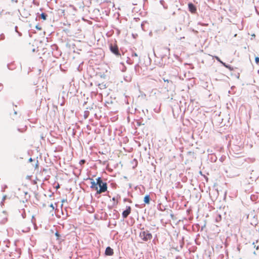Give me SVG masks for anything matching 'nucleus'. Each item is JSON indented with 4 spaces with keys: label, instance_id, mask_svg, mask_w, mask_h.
<instances>
[{
    "label": "nucleus",
    "instance_id": "9b49d317",
    "mask_svg": "<svg viewBox=\"0 0 259 259\" xmlns=\"http://www.w3.org/2000/svg\"><path fill=\"white\" fill-rule=\"evenodd\" d=\"M76 6L79 9H83L84 7L83 2H80L76 4Z\"/></svg>",
    "mask_w": 259,
    "mask_h": 259
},
{
    "label": "nucleus",
    "instance_id": "37998d69",
    "mask_svg": "<svg viewBox=\"0 0 259 259\" xmlns=\"http://www.w3.org/2000/svg\"><path fill=\"white\" fill-rule=\"evenodd\" d=\"M126 200V199H124V201H125Z\"/></svg>",
    "mask_w": 259,
    "mask_h": 259
},
{
    "label": "nucleus",
    "instance_id": "6e6552de",
    "mask_svg": "<svg viewBox=\"0 0 259 259\" xmlns=\"http://www.w3.org/2000/svg\"><path fill=\"white\" fill-rule=\"evenodd\" d=\"M113 250L110 246L106 247L105 251V254L107 256H111L113 254Z\"/></svg>",
    "mask_w": 259,
    "mask_h": 259
},
{
    "label": "nucleus",
    "instance_id": "c9c22d12",
    "mask_svg": "<svg viewBox=\"0 0 259 259\" xmlns=\"http://www.w3.org/2000/svg\"><path fill=\"white\" fill-rule=\"evenodd\" d=\"M50 206L54 208L53 205L52 204H51Z\"/></svg>",
    "mask_w": 259,
    "mask_h": 259
},
{
    "label": "nucleus",
    "instance_id": "f257e3e1",
    "mask_svg": "<svg viewBox=\"0 0 259 259\" xmlns=\"http://www.w3.org/2000/svg\"><path fill=\"white\" fill-rule=\"evenodd\" d=\"M96 180L97 181L98 190L96 194H100L104 193L107 190V184L104 182L101 177H98Z\"/></svg>",
    "mask_w": 259,
    "mask_h": 259
},
{
    "label": "nucleus",
    "instance_id": "6ab92c4d",
    "mask_svg": "<svg viewBox=\"0 0 259 259\" xmlns=\"http://www.w3.org/2000/svg\"><path fill=\"white\" fill-rule=\"evenodd\" d=\"M99 87L100 89H102V88H106V86H105V84H99Z\"/></svg>",
    "mask_w": 259,
    "mask_h": 259
},
{
    "label": "nucleus",
    "instance_id": "cd10ccee",
    "mask_svg": "<svg viewBox=\"0 0 259 259\" xmlns=\"http://www.w3.org/2000/svg\"><path fill=\"white\" fill-rule=\"evenodd\" d=\"M224 67H225L226 68V66H227V64H226L225 63L223 62L222 61V63H221Z\"/></svg>",
    "mask_w": 259,
    "mask_h": 259
},
{
    "label": "nucleus",
    "instance_id": "2f4dec72",
    "mask_svg": "<svg viewBox=\"0 0 259 259\" xmlns=\"http://www.w3.org/2000/svg\"><path fill=\"white\" fill-rule=\"evenodd\" d=\"M17 33L18 34L19 36H22V33L19 31L17 32Z\"/></svg>",
    "mask_w": 259,
    "mask_h": 259
},
{
    "label": "nucleus",
    "instance_id": "7c9ffc66",
    "mask_svg": "<svg viewBox=\"0 0 259 259\" xmlns=\"http://www.w3.org/2000/svg\"><path fill=\"white\" fill-rule=\"evenodd\" d=\"M15 30L16 32L18 31V27L17 26H16L15 27Z\"/></svg>",
    "mask_w": 259,
    "mask_h": 259
},
{
    "label": "nucleus",
    "instance_id": "f704fd0d",
    "mask_svg": "<svg viewBox=\"0 0 259 259\" xmlns=\"http://www.w3.org/2000/svg\"><path fill=\"white\" fill-rule=\"evenodd\" d=\"M115 200H116V199H115V197H113V198H112V200H113V201H115Z\"/></svg>",
    "mask_w": 259,
    "mask_h": 259
},
{
    "label": "nucleus",
    "instance_id": "7ed1b4c3",
    "mask_svg": "<svg viewBox=\"0 0 259 259\" xmlns=\"http://www.w3.org/2000/svg\"><path fill=\"white\" fill-rule=\"evenodd\" d=\"M109 49L110 51L117 56L120 55L118 47L116 44H110L109 45Z\"/></svg>",
    "mask_w": 259,
    "mask_h": 259
},
{
    "label": "nucleus",
    "instance_id": "0eeeda50",
    "mask_svg": "<svg viewBox=\"0 0 259 259\" xmlns=\"http://www.w3.org/2000/svg\"><path fill=\"white\" fill-rule=\"evenodd\" d=\"M161 51H162L163 54L161 55V57L163 58L164 56H166L167 54H169V49L166 47H163L161 49Z\"/></svg>",
    "mask_w": 259,
    "mask_h": 259
},
{
    "label": "nucleus",
    "instance_id": "1a4fd4ad",
    "mask_svg": "<svg viewBox=\"0 0 259 259\" xmlns=\"http://www.w3.org/2000/svg\"><path fill=\"white\" fill-rule=\"evenodd\" d=\"M55 236L57 237V238H56L57 240H58L59 242H61L62 241H64V239L61 238L60 234L59 233V232L58 231H57L55 233Z\"/></svg>",
    "mask_w": 259,
    "mask_h": 259
},
{
    "label": "nucleus",
    "instance_id": "4c0bfd02",
    "mask_svg": "<svg viewBox=\"0 0 259 259\" xmlns=\"http://www.w3.org/2000/svg\"><path fill=\"white\" fill-rule=\"evenodd\" d=\"M164 81H167L168 82H169V81L167 79V80H165L164 79Z\"/></svg>",
    "mask_w": 259,
    "mask_h": 259
},
{
    "label": "nucleus",
    "instance_id": "c756f323",
    "mask_svg": "<svg viewBox=\"0 0 259 259\" xmlns=\"http://www.w3.org/2000/svg\"><path fill=\"white\" fill-rule=\"evenodd\" d=\"M11 2H13V3H18V0H11Z\"/></svg>",
    "mask_w": 259,
    "mask_h": 259
},
{
    "label": "nucleus",
    "instance_id": "dca6fc26",
    "mask_svg": "<svg viewBox=\"0 0 259 259\" xmlns=\"http://www.w3.org/2000/svg\"><path fill=\"white\" fill-rule=\"evenodd\" d=\"M4 243L5 244L6 247H10L11 242L9 240H4Z\"/></svg>",
    "mask_w": 259,
    "mask_h": 259
},
{
    "label": "nucleus",
    "instance_id": "a211bd4d",
    "mask_svg": "<svg viewBox=\"0 0 259 259\" xmlns=\"http://www.w3.org/2000/svg\"><path fill=\"white\" fill-rule=\"evenodd\" d=\"M222 219V217L220 214H218L215 218V221L217 222H220Z\"/></svg>",
    "mask_w": 259,
    "mask_h": 259
},
{
    "label": "nucleus",
    "instance_id": "393cba45",
    "mask_svg": "<svg viewBox=\"0 0 259 259\" xmlns=\"http://www.w3.org/2000/svg\"><path fill=\"white\" fill-rule=\"evenodd\" d=\"M85 162V160L82 159V160H81L80 161L79 163H80V164H84Z\"/></svg>",
    "mask_w": 259,
    "mask_h": 259
},
{
    "label": "nucleus",
    "instance_id": "79ce46f5",
    "mask_svg": "<svg viewBox=\"0 0 259 259\" xmlns=\"http://www.w3.org/2000/svg\"><path fill=\"white\" fill-rule=\"evenodd\" d=\"M257 180L259 182V177L257 178Z\"/></svg>",
    "mask_w": 259,
    "mask_h": 259
},
{
    "label": "nucleus",
    "instance_id": "c85d7f7f",
    "mask_svg": "<svg viewBox=\"0 0 259 259\" xmlns=\"http://www.w3.org/2000/svg\"><path fill=\"white\" fill-rule=\"evenodd\" d=\"M4 37H5V36H4V34H2L0 36V39H4Z\"/></svg>",
    "mask_w": 259,
    "mask_h": 259
},
{
    "label": "nucleus",
    "instance_id": "b1692460",
    "mask_svg": "<svg viewBox=\"0 0 259 259\" xmlns=\"http://www.w3.org/2000/svg\"><path fill=\"white\" fill-rule=\"evenodd\" d=\"M255 62L257 64H258L259 63V57H256L255 58Z\"/></svg>",
    "mask_w": 259,
    "mask_h": 259
},
{
    "label": "nucleus",
    "instance_id": "4468645a",
    "mask_svg": "<svg viewBox=\"0 0 259 259\" xmlns=\"http://www.w3.org/2000/svg\"><path fill=\"white\" fill-rule=\"evenodd\" d=\"M48 15L45 13H42L40 15V18L44 20H46Z\"/></svg>",
    "mask_w": 259,
    "mask_h": 259
},
{
    "label": "nucleus",
    "instance_id": "5701e85b",
    "mask_svg": "<svg viewBox=\"0 0 259 259\" xmlns=\"http://www.w3.org/2000/svg\"><path fill=\"white\" fill-rule=\"evenodd\" d=\"M215 58L216 59V60H217L218 62H220V63H222V61L221 60L220 58L219 57H218V56H215Z\"/></svg>",
    "mask_w": 259,
    "mask_h": 259
},
{
    "label": "nucleus",
    "instance_id": "423d86ee",
    "mask_svg": "<svg viewBox=\"0 0 259 259\" xmlns=\"http://www.w3.org/2000/svg\"><path fill=\"white\" fill-rule=\"evenodd\" d=\"M188 9L189 11L193 14L195 13L196 12V8L195 6L192 3L188 4Z\"/></svg>",
    "mask_w": 259,
    "mask_h": 259
},
{
    "label": "nucleus",
    "instance_id": "473e14b6",
    "mask_svg": "<svg viewBox=\"0 0 259 259\" xmlns=\"http://www.w3.org/2000/svg\"><path fill=\"white\" fill-rule=\"evenodd\" d=\"M33 161V159H32V158H30L29 159V160H28V161H29V162H31V161Z\"/></svg>",
    "mask_w": 259,
    "mask_h": 259
},
{
    "label": "nucleus",
    "instance_id": "bb28decb",
    "mask_svg": "<svg viewBox=\"0 0 259 259\" xmlns=\"http://www.w3.org/2000/svg\"><path fill=\"white\" fill-rule=\"evenodd\" d=\"M35 28H36V29H37L38 30H41V28L40 27H39L38 25H36L35 26Z\"/></svg>",
    "mask_w": 259,
    "mask_h": 259
},
{
    "label": "nucleus",
    "instance_id": "ea45409f",
    "mask_svg": "<svg viewBox=\"0 0 259 259\" xmlns=\"http://www.w3.org/2000/svg\"><path fill=\"white\" fill-rule=\"evenodd\" d=\"M64 201H65V200H62V202H64ZM65 201H67V200H66V199L65 200Z\"/></svg>",
    "mask_w": 259,
    "mask_h": 259
},
{
    "label": "nucleus",
    "instance_id": "4be33fe9",
    "mask_svg": "<svg viewBox=\"0 0 259 259\" xmlns=\"http://www.w3.org/2000/svg\"><path fill=\"white\" fill-rule=\"evenodd\" d=\"M7 197V196L6 195H4L3 197V199H2V201H1V204H3V202L4 201H5V200L6 199Z\"/></svg>",
    "mask_w": 259,
    "mask_h": 259
},
{
    "label": "nucleus",
    "instance_id": "aec40b11",
    "mask_svg": "<svg viewBox=\"0 0 259 259\" xmlns=\"http://www.w3.org/2000/svg\"><path fill=\"white\" fill-rule=\"evenodd\" d=\"M198 25H201V26H206L208 25V24H206V23H201V22H199L198 23Z\"/></svg>",
    "mask_w": 259,
    "mask_h": 259
},
{
    "label": "nucleus",
    "instance_id": "f3484780",
    "mask_svg": "<svg viewBox=\"0 0 259 259\" xmlns=\"http://www.w3.org/2000/svg\"><path fill=\"white\" fill-rule=\"evenodd\" d=\"M126 62L129 64H133L134 62V59L132 60L131 59L128 58Z\"/></svg>",
    "mask_w": 259,
    "mask_h": 259
},
{
    "label": "nucleus",
    "instance_id": "72a5a7b5",
    "mask_svg": "<svg viewBox=\"0 0 259 259\" xmlns=\"http://www.w3.org/2000/svg\"><path fill=\"white\" fill-rule=\"evenodd\" d=\"M14 114L15 115H17V112L16 111H15V110H14Z\"/></svg>",
    "mask_w": 259,
    "mask_h": 259
},
{
    "label": "nucleus",
    "instance_id": "c03bdc74",
    "mask_svg": "<svg viewBox=\"0 0 259 259\" xmlns=\"http://www.w3.org/2000/svg\"><path fill=\"white\" fill-rule=\"evenodd\" d=\"M258 249V246H257V247H256V249Z\"/></svg>",
    "mask_w": 259,
    "mask_h": 259
},
{
    "label": "nucleus",
    "instance_id": "ddd939ff",
    "mask_svg": "<svg viewBox=\"0 0 259 259\" xmlns=\"http://www.w3.org/2000/svg\"><path fill=\"white\" fill-rule=\"evenodd\" d=\"M140 61V58H138V60H136V61L137 62V63L135 66V70L136 71H137V70L140 67V66L139 65V63Z\"/></svg>",
    "mask_w": 259,
    "mask_h": 259
},
{
    "label": "nucleus",
    "instance_id": "58836bf2",
    "mask_svg": "<svg viewBox=\"0 0 259 259\" xmlns=\"http://www.w3.org/2000/svg\"><path fill=\"white\" fill-rule=\"evenodd\" d=\"M28 194L27 192H25V194L26 195Z\"/></svg>",
    "mask_w": 259,
    "mask_h": 259
},
{
    "label": "nucleus",
    "instance_id": "e433bc0d",
    "mask_svg": "<svg viewBox=\"0 0 259 259\" xmlns=\"http://www.w3.org/2000/svg\"><path fill=\"white\" fill-rule=\"evenodd\" d=\"M137 124H138V125H139H139H140V123L139 122H137Z\"/></svg>",
    "mask_w": 259,
    "mask_h": 259
},
{
    "label": "nucleus",
    "instance_id": "a19ab883",
    "mask_svg": "<svg viewBox=\"0 0 259 259\" xmlns=\"http://www.w3.org/2000/svg\"><path fill=\"white\" fill-rule=\"evenodd\" d=\"M254 36H255V35L254 34L252 35V37H254Z\"/></svg>",
    "mask_w": 259,
    "mask_h": 259
},
{
    "label": "nucleus",
    "instance_id": "f03ea898",
    "mask_svg": "<svg viewBox=\"0 0 259 259\" xmlns=\"http://www.w3.org/2000/svg\"><path fill=\"white\" fill-rule=\"evenodd\" d=\"M141 230L139 237L143 241L147 242L152 239V235L148 230H144V228H141Z\"/></svg>",
    "mask_w": 259,
    "mask_h": 259
},
{
    "label": "nucleus",
    "instance_id": "a878e982",
    "mask_svg": "<svg viewBox=\"0 0 259 259\" xmlns=\"http://www.w3.org/2000/svg\"><path fill=\"white\" fill-rule=\"evenodd\" d=\"M184 244V241L182 240L181 242V244H180V247L181 248H182L183 247V245Z\"/></svg>",
    "mask_w": 259,
    "mask_h": 259
},
{
    "label": "nucleus",
    "instance_id": "20e7f679",
    "mask_svg": "<svg viewBox=\"0 0 259 259\" xmlns=\"http://www.w3.org/2000/svg\"><path fill=\"white\" fill-rule=\"evenodd\" d=\"M131 207L130 206H126V208L122 213V215L123 219H126L128 215L131 213Z\"/></svg>",
    "mask_w": 259,
    "mask_h": 259
},
{
    "label": "nucleus",
    "instance_id": "412c9836",
    "mask_svg": "<svg viewBox=\"0 0 259 259\" xmlns=\"http://www.w3.org/2000/svg\"><path fill=\"white\" fill-rule=\"evenodd\" d=\"M226 68L229 69L231 71L233 70V68L229 65H228L227 66H226Z\"/></svg>",
    "mask_w": 259,
    "mask_h": 259
},
{
    "label": "nucleus",
    "instance_id": "39448f33",
    "mask_svg": "<svg viewBox=\"0 0 259 259\" xmlns=\"http://www.w3.org/2000/svg\"><path fill=\"white\" fill-rule=\"evenodd\" d=\"M91 180V188L92 189L96 191V192H97L98 190V186H97V181L96 180V182H95L93 179H90Z\"/></svg>",
    "mask_w": 259,
    "mask_h": 259
},
{
    "label": "nucleus",
    "instance_id": "2eb2a0df",
    "mask_svg": "<svg viewBox=\"0 0 259 259\" xmlns=\"http://www.w3.org/2000/svg\"><path fill=\"white\" fill-rule=\"evenodd\" d=\"M89 114H90V112L88 110L84 111V114H83V117H84V119H87L89 117Z\"/></svg>",
    "mask_w": 259,
    "mask_h": 259
},
{
    "label": "nucleus",
    "instance_id": "f8f14e48",
    "mask_svg": "<svg viewBox=\"0 0 259 259\" xmlns=\"http://www.w3.org/2000/svg\"><path fill=\"white\" fill-rule=\"evenodd\" d=\"M131 56L133 58H134V57L136 58V61L138 60V58H140L139 57H138V54L135 52H134L133 50H132Z\"/></svg>",
    "mask_w": 259,
    "mask_h": 259
},
{
    "label": "nucleus",
    "instance_id": "9d476101",
    "mask_svg": "<svg viewBox=\"0 0 259 259\" xmlns=\"http://www.w3.org/2000/svg\"><path fill=\"white\" fill-rule=\"evenodd\" d=\"M150 201V197L149 195H146L144 198V201L145 203L146 204H149Z\"/></svg>",
    "mask_w": 259,
    "mask_h": 259
}]
</instances>
